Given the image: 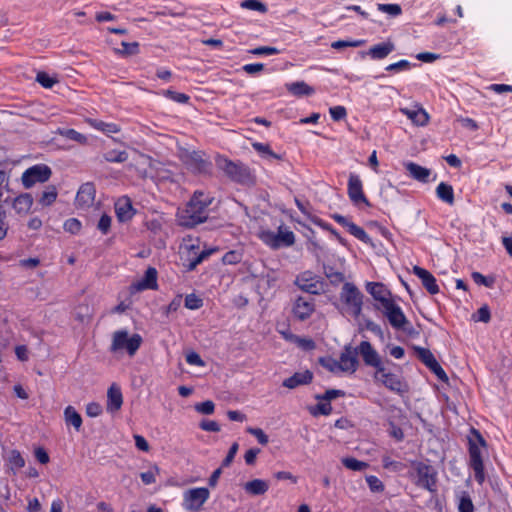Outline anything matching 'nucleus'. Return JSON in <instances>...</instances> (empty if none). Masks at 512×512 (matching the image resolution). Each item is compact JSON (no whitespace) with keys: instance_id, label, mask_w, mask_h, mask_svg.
Wrapping results in <instances>:
<instances>
[{"instance_id":"obj_8","label":"nucleus","mask_w":512,"mask_h":512,"mask_svg":"<svg viewBox=\"0 0 512 512\" xmlns=\"http://www.w3.org/2000/svg\"><path fill=\"white\" fill-rule=\"evenodd\" d=\"M294 284L303 292L312 295H319L324 291L323 280L311 271H304L300 273Z\"/></svg>"},{"instance_id":"obj_3","label":"nucleus","mask_w":512,"mask_h":512,"mask_svg":"<svg viewBox=\"0 0 512 512\" xmlns=\"http://www.w3.org/2000/svg\"><path fill=\"white\" fill-rule=\"evenodd\" d=\"M472 437L469 438V457L470 466L474 471V478L482 484L485 480L484 465L481 455V447H486V441L480 432L474 428L471 429Z\"/></svg>"},{"instance_id":"obj_24","label":"nucleus","mask_w":512,"mask_h":512,"mask_svg":"<svg viewBox=\"0 0 512 512\" xmlns=\"http://www.w3.org/2000/svg\"><path fill=\"white\" fill-rule=\"evenodd\" d=\"M400 112L417 126H425L429 121L428 113L421 107L417 109L400 108Z\"/></svg>"},{"instance_id":"obj_17","label":"nucleus","mask_w":512,"mask_h":512,"mask_svg":"<svg viewBox=\"0 0 512 512\" xmlns=\"http://www.w3.org/2000/svg\"><path fill=\"white\" fill-rule=\"evenodd\" d=\"M366 290L377 302L380 303L381 308L392 301L390 291L382 283L367 282ZM377 309H380V307L377 306Z\"/></svg>"},{"instance_id":"obj_52","label":"nucleus","mask_w":512,"mask_h":512,"mask_svg":"<svg viewBox=\"0 0 512 512\" xmlns=\"http://www.w3.org/2000/svg\"><path fill=\"white\" fill-rule=\"evenodd\" d=\"M345 395V392L343 390L338 389H329L326 390V392L322 395H316V399L319 401H328L337 398V397H343Z\"/></svg>"},{"instance_id":"obj_23","label":"nucleus","mask_w":512,"mask_h":512,"mask_svg":"<svg viewBox=\"0 0 512 512\" xmlns=\"http://www.w3.org/2000/svg\"><path fill=\"white\" fill-rule=\"evenodd\" d=\"M123 404V397L121 389L112 384L107 391V411H118Z\"/></svg>"},{"instance_id":"obj_6","label":"nucleus","mask_w":512,"mask_h":512,"mask_svg":"<svg viewBox=\"0 0 512 512\" xmlns=\"http://www.w3.org/2000/svg\"><path fill=\"white\" fill-rule=\"evenodd\" d=\"M216 166L223 171L232 181L246 183L250 180L248 168L242 163L233 162L226 157L217 156Z\"/></svg>"},{"instance_id":"obj_29","label":"nucleus","mask_w":512,"mask_h":512,"mask_svg":"<svg viewBox=\"0 0 512 512\" xmlns=\"http://www.w3.org/2000/svg\"><path fill=\"white\" fill-rule=\"evenodd\" d=\"M436 195L441 201L448 205H453L455 202L453 187L445 182H441L437 186Z\"/></svg>"},{"instance_id":"obj_50","label":"nucleus","mask_w":512,"mask_h":512,"mask_svg":"<svg viewBox=\"0 0 512 512\" xmlns=\"http://www.w3.org/2000/svg\"><path fill=\"white\" fill-rule=\"evenodd\" d=\"M262 241L270 246L273 249L280 248V243L278 242V237L275 232L272 231H264L261 234Z\"/></svg>"},{"instance_id":"obj_40","label":"nucleus","mask_w":512,"mask_h":512,"mask_svg":"<svg viewBox=\"0 0 512 512\" xmlns=\"http://www.w3.org/2000/svg\"><path fill=\"white\" fill-rule=\"evenodd\" d=\"M341 462L347 469L353 471H362L369 466L368 463L360 461L353 457H345L341 460Z\"/></svg>"},{"instance_id":"obj_42","label":"nucleus","mask_w":512,"mask_h":512,"mask_svg":"<svg viewBox=\"0 0 512 512\" xmlns=\"http://www.w3.org/2000/svg\"><path fill=\"white\" fill-rule=\"evenodd\" d=\"M160 474V468L157 465H152L148 471L140 473V478L145 485H150L156 482V476Z\"/></svg>"},{"instance_id":"obj_34","label":"nucleus","mask_w":512,"mask_h":512,"mask_svg":"<svg viewBox=\"0 0 512 512\" xmlns=\"http://www.w3.org/2000/svg\"><path fill=\"white\" fill-rule=\"evenodd\" d=\"M89 124L107 135L115 134L120 131V127L115 123H106L100 120H89Z\"/></svg>"},{"instance_id":"obj_48","label":"nucleus","mask_w":512,"mask_h":512,"mask_svg":"<svg viewBox=\"0 0 512 512\" xmlns=\"http://www.w3.org/2000/svg\"><path fill=\"white\" fill-rule=\"evenodd\" d=\"M319 363L322 367L327 369L328 371L332 373H339L341 372V368L338 364V360L332 358V357H321L319 359Z\"/></svg>"},{"instance_id":"obj_30","label":"nucleus","mask_w":512,"mask_h":512,"mask_svg":"<svg viewBox=\"0 0 512 512\" xmlns=\"http://www.w3.org/2000/svg\"><path fill=\"white\" fill-rule=\"evenodd\" d=\"M287 90L295 96H309L314 93L313 87L306 84L304 81H297L287 84Z\"/></svg>"},{"instance_id":"obj_9","label":"nucleus","mask_w":512,"mask_h":512,"mask_svg":"<svg viewBox=\"0 0 512 512\" xmlns=\"http://www.w3.org/2000/svg\"><path fill=\"white\" fill-rule=\"evenodd\" d=\"M374 378L395 393L404 394L408 392L407 383L399 375L389 372L385 367L384 372L376 371Z\"/></svg>"},{"instance_id":"obj_13","label":"nucleus","mask_w":512,"mask_h":512,"mask_svg":"<svg viewBox=\"0 0 512 512\" xmlns=\"http://www.w3.org/2000/svg\"><path fill=\"white\" fill-rule=\"evenodd\" d=\"M348 196L355 205L363 203L366 206H370V202L363 193V185L360 177L353 173L349 175L348 179Z\"/></svg>"},{"instance_id":"obj_45","label":"nucleus","mask_w":512,"mask_h":512,"mask_svg":"<svg viewBox=\"0 0 512 512\" xmlns=\"http://www.w3.org/2000/svg\"><path fill=\"white\" fill-rule=\"evenodd\" d=\"M197 249L198 248L195 247L194 245L190 246V249L188 251L189 259H188V262L185 263V266L188 271L194 270L197 267V265H199L202 262L201 257L197 256L198 255Z\"/></svg>"},{"instance_id":"obj_5","label":"nucleus","mask_w":512,"mask_h":512,"mask_svg":"<svg viewBox=\"0 0 512 512\" xmlns=\"http://www.w3.org/2000/svg\"><path fill=\"white\" fill-rule=\"evenodd\" d=\"M341 301L346 305V312L358 318L362 312L363 294L350 282L344 283L341 293Z\"/></svg>"},{"instance_id":"obj_44","label":"nucleus","mask_w":512,"mask_h":512,"mask_svg":"<svg viewBox=\"0 0 512 512\" xmlns=\"http://www.w3.org/2000/svg\"><path fill=\"white\" fill-rule=\"evenodd\" d=\"M471 277L477 285H483L488 288H492L496 281L494 276H484L480 272H472Z\"/></svg>"},{"instance_id":"obj_32","label":"nucleus","mask_w":512,"mask_h":512,"mask_svg":"<svg viewBox=\"0 0 512 512\" xmlns=\"http://www.w3.org/2000/svg\"><path fill=\"white\" fill-rule=\"evenodd\" d=\"M55 133L79 144L87 143V137L74 129L58 128Z\"/></svg>"},{"instance_id":"obj_51","label":"nucleus","mask_w":512,"mask_h":512,"mask_svg":"<svg viewBox=\"0 0 512 512\" xmlns=\"http://www.w3.org/2000/svg\"><path fill=\"white\" fill-rule=\"evenodd\" d=\"M203 306V300L195 294H188L185 297V307L190 310H197Z\"/></svg>"},{"instance_id":"obj_31","label":"nucleus","mask_w":512,"mask_h":512,"mask_svg":"<svg viewBox=\"0 0 512 512\" xmlns=\"http://www.w3.org/2000/svg\"><path fill=\"white\" fill-rule=\"evenodd\" d=\"M57 196V188L54 185H48L45 187V190L41 193L38 202L44 207L50 206L55 202Z\"/></svg>"},{"instance_id":"obj_25","label":"nucleus","mask_w":512,"mask_h":512,"mask_svg":"<svg viewBox=\"0 0 512 512\" xmlns=\"http://www.w3.org/2000/svg\"><path fill=\"white\" fill-rule=\"evenodd\" d=\"M188 165L197 173H208L211 169V162L204 159L198 152H193L188 157Z\"/></svg>"},{"instance_id":"obj_36","label":"nucleus","mask_w":512,"mask_h":512,"mask_svg":"<svg viewBox=\"0 0 512 512\" xmlns=\"http://www.w3.org/2000/svg\"><path fill=\"white\" fill-rule=\"evenodd\" d=\"M414 350L417 354V357L421 360L423 364L426 365L427 368H429L437 361L429 349L416 346L414 347Z\"/></svg>"},{"instance_id":"obj_58","label":"nucleus","mask_w":512,"mask_h":512,"mask_svg":"<svg viewBox=\"0 0 512 512\" xmlns=\"http://www.w3.org/2000/svg\"><path fill=\"white\" fill-rule=\"evenodd\" d=\"M239 449V444L237 442H234L226 455V457L222 461V467H229L231 463L233 462L235 455L237 454Z\"/></svg>"},{"instance_id":"obj_22","label":"nucleus","mask_w":512,"mask_h":512,"mask_svg":"<svg viewBox=\"0 0 512 512\" xmlns=\"http://www.w3.org/2000/svg\"><path fill=\"white\" fill-rule=\"evenodd\" d=\"M313 374L309 370L296 372L291 377L285 379L282 385L289 389H294L300 385H307L312 382Z\"/></svg>"},{"instance_id":"obj_15","label":"nucleus","mask_w":512,"mask_h":512,"mask_svg":"<svg viewBox=\"0 0 512 512\" xmlns=\"http://www.w3.org/2000/svg\"><path fill=\"white\" fill-rule=\"evenodd\" d=\"M315 311V303L312 298L299 296L293 305V315L301 321L308 319Z\"/></svg>"},{"instance_id":"obj_60","label":"nucleus","mask_w":512,"mask_h":512,"mask_svg":"<svg viewBox=\"0 0 512 512\" xmlns=\"http://www.w3.org/2000/svg\"><path fill=\"white\" fill-rule=\"evenodd\" d=\"M329 113L334 121H340L347 115L346 108L344 106H334L329 109Z\"/></svg>"},{"instance_id":"obj_39","label":"nucleus","mask_w":512,"mask_h":512,"mask_svg":"<svg viewBox=\"0 0 512 512\" xmlns=\"http://www.w3.org/2000/svg\"><path fill=\"white\" fill-rule=\"evenodd\" d=\"M459 512H473V503L467 492H461L457 495Z\"/></svg>"},{"instance_id":"obj_7","label":"nucleus","mask_w":512,"mask_h":512,"mask_svg":"<svg viewBox=\"0 0 512 512\" xmlns=\"http://www.w3.org/2000/svg\"><path fill=\"white\" fill-rule=\"evenodd\" d=\"M52 175V170L45 164H37L26 169L21 177L22 184L26 189L37 183L47 182Z\"/></svg>"},{"instance_id":"obj_16","label":"nucleus","mask_w":512,"mask_h":512,"mask_svg":"<svg viewBox=\"0 0 512 512\" xmlns=\"http://www.w3.org/2000/svg\"><path fill=\"white\" fill-rule=\"evenodd\" d=\"M95 187L93 183L87 182L80 186L75 203L78 208L86 209L93 205L95 199Z\"/></svg>"},{"instance_id":"obj_18","label":"nucleus","mask_w":512,"mask_h":512,"mask_svg":"<svg viewBox=\"0 0 512 512\" xmlns=\"http://www.w3.org/2000/svg\"><path fill=\"white\" fill-rule=\"evenodd\" d=\"M157 275V270L154 267H149L145 271L144 277L131 285V289L136 292H140L147 289H157Z\"/></svg>"},{"instance_id":"obj_10","label":"nucleus","mask_w":512,"mask_h":512,"mask_svg":"<svg viewBox=\"0 0 512 512\" xmlns=\"http://www.w3.org/2000/svg\"><path fill=\"white\" fill-rule=\"evenodd\" d=\"M355 350L357 351V355L360 354L362 356L367 366L374 367L378 372H384V364L378 352L372 347L370 342L362 341Z\"/></svg>"},{"instance_id":"obj_35","label":"nucleus","mask_w":512,"mask_h":512,"mask_svg":"<svg viewBox=\"0 0 512 512\" xmlns=\"http://www.w3.org/2000/svg\"><path fill=\"white\" fill-rule=\"evenodd\" d=\"M121 46H122V49H117V48L114 49L115 53L120 56L128 57V56L136 55L139 53V43L138 42L128 43V42L123 41L121 43Z\"/></svg>"},{"instance_id":"obj_59","label":"nucleus","mask_w":512,"mask_h":512,"mask_svg":"<svg viewBox=\"0 0 512 512\" xmlns=\"http://www.w3.org/2000/svg\"><path fill=\"white\" fill-rule=\"evenodd\" d=\"M249 52L253 55L260 56V55H275V54L279 53V50L275 47L261 46V47L254 48V49L250 50Z\"/></svg>"},{"instance_id":"obj_19","label":"nucleus","mask_w":512,"mask_h":512,"mask_svg":"<svg viewBox=\"0 0 512 512\" xmlns=\"http://www.w3.org/2000/svg\"><path fill=\"white\" fill-rule=\"evenodd\" d=\"M413 273L421 280L422 285L432 295L439 292V286L436 283V278L426 269L414 266Z\"/></svg>"},{"instance_id":"obj_53","label":"nucleus","mask_w":512,"mask_h":512,"mask_svg":"<svg viewBox=\"0 0 512 512\" xmlns=\"http://www.w3.org/2000/svg\"><path fill=\"white\" fill-rule=\"evenodd\" d=\"M378 10L387 13L391 16H398L401 14L402 9L398 4H378Z\"/></svg>"},{"instance_id":"obj_49","label":"nucleus","mask_w":512,"mask_h":512,"mask_svg":"<svg viewBox=\"0 0 512 512\" xmlns=\"http://www.w3.org/2000/svg\"><path fill=\"white\" fill-rule=\"evenodd\" d=\"M241 7L249 10L258 11L260 13L267 12V6L258 0H244L241 2Z\"/></svg>"},{"instance_id":"obj_12","label":"nucleus","mask_w":512,"mask_h":512,"mask_svg":"<svg viewBox=\"0 0 512 512\" xmlns=\"http://www.w3.org/2000/svg\"><path fill=\"white\" fill-rule=\"evenodd\" d=\"M210 492L205 487L192 488L184 492V504L188 510H198L209 498Z\"/></svg>"},{"instance_id":"obj_47","label":"nucleus","mask_w":512,"mask_h":512,"mask_svg":"<svg viewBox=\"0 0 512 512\" xmlns=\"http://www.w3.org/2000/svg\"><path fill=\"white\" fill-rule=\"evenodd\" d=\"M366 43L363 39L358 40H338L331 44V47L336 50H340L346 47H360Z\"/></svg>"},{"instance_id":"obj_27","label":"nucleus","mask_w":512,"mask_h":512,"mask_svg":"<svg viewBox=\"0 0 512 512\" xmlns=\"http://www.w3.org/2000/svg\"><path fill=\"white\" fill-rule=\"evenodd\" d=\"M33 205V197L29 193H23L17 196L12 203L13 208L18 214H27Z\"/></svg>"},{"instance_id":"obj_26","label":"nucleus","mask_w":512,"mask_h":512,"mask_svg":"<svg viewBox=\"0 0 512 512\" xmlns=\"http://www.w3.org/2000/svg\"><path fill=\"white\" fill-rule=\"evenodd\" d=\"M405 168L413 179L422 183L428 182L429 176L431 174L430 169L422 167L414 162L406 163Z\"/></svg>"},{"instance_id":"obj_38","label":"nucleus","mask_w":512,"mask_h":512,"mask_svg":"<svg viewBox=\"0 0 512 512\" xmlns=\"http://www.w3.org/2000/svg\"><path fill=\"white\" fill-rule=\"evenodd\" d=\"M348 232L353 235L354 237H356L357 239H359L360 241L366 243V244H370L372 243V240L371 238L369 237V235L365 232V230L363 228H361L360 226L354 224L353 222H351L349 225H348V228H347Z\"/></svg>"},{"instance_id":"obj_54","label":"nucleus","mask_w":512,"mask_h":512,"mask_svg":"<svg viewBox=\"0 0 512 512\" xmlns=\"http://www.w3.org/2000/svg\"><path fill=\"white\" fill-rule=\"evenodd\" d=\"M36 81L40 83L44 88H52L53 85L57 82V79L50 77L45 72H38Z\"/></svg>"},{"instance_id":"obj_62","label":"nucleus","mask_w":512,"mask_h":512,"mask_svg":"<svg viewBox=\"0 0 512 512\" xmlns=\"http://www.w3.org/2000/svg\"><path fill=\"white\" fill-rule=\"evenodd\" d=\"M411 67V64L407 60H400L396 63H392L388 65L385 70L386 71H393V72H399L403 70H408Z\"/></svg>"},{"instance_id":"obj_57","label":"nucleus","mask_w":512,"mask_h":512,"mask_svg":"<svg viewBox=\"0 0 512 512\" xmlns=\"http://www.w3.org/2000/svg\"><path fill=\"white\" fill-rule=\"evenodd\" d=\"M246 431L255 436L258 440V442L261 444V445H266L268 442H269V438L268 436L264 433V431L260 428H252V427H248L246 429Z\"/></svg>"},{"instance_id":"obj_2","label":"nucleus","mask_w":512,"mask_h":512,"mask_svg":"<svg viewBox=\"0 0 512 512\" xmlns=\"http://www.w3.org/2000/svg\"><path fill=\"white\" fill-rule=\"evenodd\" d=\"M143 342L140 334H130L128 330L121 329L113 332L109 351L118 353L125 351L130 357L134 356Z\"/></svg>"},{"instance_id":"obj_14","label":"nucleus","mask_w":512,"mask_h":512,"mask_svg":"<svg viewBox=\"0 0 512 512\" xmlns=\"http://www.w3.org/2000/svg\"><path fill=\"white\" fill-rule=\"evenodd\" d=\"M338 364L341 372L353 374L356 372L359 361L357 358V351L351 345H346L340 354Z\"/></svg>"},{"instance_id":"obj_37","label":"nucleus","mask_w":512,"mask_h":512,"mask_svg":"<svg viewBox=\"0 0 512 512\" xmlns=\"http://www.w3.org/2000/svg\"><path fill=\"white\" fill-rule=\"evenodd\" d=\"M103 158L111 163H123L128 159V153L124 150H110L103 154Z\"/></svg>"},{"instance_id":"obj_4","label":"nucleus","mask_w":512,"mask_h":512,"mask_svg":"<svg viewBox=\"0 0 512 512\" xmlns=\"http://www.w3.org/2000/svg\"><path fill=\"white\" fill-rule=\"evenodd\" d=\"M411 477L417 486L425 488L430 492L436 490L437 472L433 466L415 461L412 463Z\"/></svg>"},{"instance_id":"obj_46","label":"nucleus","mask_w":512,"mask_h":512,"mask_svg":"<svg viewBox=\"0 0 512 512\" xmlns=\"http://www.w3.org/2000/svg\"><path fill=\"white\" fill-rule=\"evenodd\" d=\"M252 147L260 153L263 157H272L274 159H281V156L274 153L270 146L268 144L260 143V142H254L252 143Z\"/></svg>"},{"instance_id":"obj_63","label":"nucleus","mask_w":512,"mask_h":512,"mask_svg":"<svg viewBox=\"0 0 512 512\" xmlns=\"http://www.w3.org/2000/svg\"><path fill=\"white\" fill-rule=\"evenodd\" d=\"M111 217L107 214H103L98 221L97 228L102 234H107L111 227Z\"/></svg>"},{"instance_id":"obj_43","label":"nucleus","mask_w":512,"mask_h":512,"mask_svg":"<svg viewBox=\"0 0 512 512\" xmlns=\"http://www.w3.org/2000/svg\"><path fill=\"white\" fill-rule=\"evenodd\" d=\"M277 234L278 242L281 246H292L295 242V235L290 230H282L281 227L279 228V231Z\"/></svg>"},{"instance_id":"obj_61","label":"nucleus","mask_w":512,"mask_h":512,"mask_svg":"<svg viewBox=\"0 0 512 512\" xmlns=\"http://www.w3.org/2000/svg\"><path fill=\"white\" fill-rule=\"evenodd\" d=\"M9 462L10 464L17 468V469H20L22 467H24L25 465V460L24 458L21 456V454L16 451V450H13L10 454V457H9Z\"/></svg>"},{"instance_id":"obj_1","label":"nucleus","mask_w":512,"mask_h":512,"mask_svg":"<svg viewBox=\"0 0 512 512\" xmlns=\"http://www.w3.org/2000/svg\"><path fill=\"white\" fill-rule=\"evenodd\" d=\"M212 198L202 191H195L185 207L178 209L176 220L179 226L193 228L205 222L209 216Z\"/></svg>"},{"instance_id":"obj_20","label":"nucleus","mask_w":512,"mask_h":512,"mask_svg":"<svg viewBox=\"0 0 512 512\" xmlns=\"http://www.w3.org/2000/svg\"><path fill=\"white\" fill-rule=\"evenodd\" d=\"M394 49L395 46L392 42H382L372 46L368 52H360V55L361 57L369 55L374 60H380L386 58Z\"/></svg>"},{"instance_id":"obj_55","label":"nucleus","mask_w":512,"mask_h":512,"mask_svg":"<svg viewBox=\"0 0 512 512\" xmlns=\"http://www.w3.org/2000/svg\"><path fill=\"white\" fill-rule=\"evenodd\" d=\"M366 482L372 492H382L384 490L382 481L376 476H367Z\"/></svg>"},{"instance_id":"obj_21","label":"nucleus","mask_w":512,"mask_h":512,"mask_svg":"<svg viewBox=\"0 0 512 512\" xmlns=\"http://www.w3.org/2000/svg\"><path fill=\"white\" fill-rule=\"evenodd\" d=\"M115 212L120 222L130 220L134 215V209L130 199L127 197L120 198L115 203Z\"/></svg>"},{"instance_id":"obj_56","label":"nucleus","mask_w":512,"mask_h":512,"mask_svg":"<svg viewBox=\"0 0 512 512\" xmlns=\"http://www.w3.org/2000/svg\"><path fill=\"white\" fill-rule=\"evenodd\" d=\"M64 229L71 234H77L81 230V222L76 218H70L65 221Z\"/></svg>"},{"instance_id":"obj_33","label":"nucleus","mask_w":512,"mask_h":512,"mask_svg":"<svg viewBox=\"0 0 512 512\" xmlns=\"http://www.w3.org/2000/svg\"><path fill=\"white\" fill-rule=\"evenodd\" d=\"M64 415L66 423L71 424L77 431H79L82 425V418L80 414L74 409V407H66Z\"/></svg>"},{"instance_id":"obj_41","label":"nucleus","mask_w":512,"mask_h":512,"mask_svg":"<svg viewBox=\"0 0 512 512\" xmlns=\"http://www.w3.org/2000/svg\"><path fill=\"white\" fill-rule=\"evenodd\" d=\"M324 274L333 285H338L345 279L342 272L335 270L331 266H324Z\"/></svg>"},{"instance_id":"obj_28","label":"nucleus","mask_w":512,"mask_h":512,"mask_svg":"<svg viewBox=\"0 0 512 512\" xmlns=\"http://www.w3.org/2000/svg\"><path fill=\"white\" fill-rule=\"evenodd\" d=\"M268 488V482L262 479H254L244 485L245 491L251 495H263L267 492Z\"/></svg>"},{"instance_id":"obj_64","label":"nucleus","mask_w":512,"mask_h":512,"mask_svg":"<svg viewBox=\"0 0 512 512\" xmlns=\"http://www.w3.org/2000/svg\"><path fill=\"white\" fill-rule=\"evenodd\" d=\"M215 405L212 401L207 400L195 406V409L202 414L210 415L214 412Z\"/></svg>"},{"instance_id":"obj_11","label":"nucleus","mask_w":512,"mask_h":512,"mask_svg":"<svg viewBox=\"0 0 512 512\" xmlns=\"http://www.w3.org/2000/svg\"><path fill=\"white\" fill-rule=\"evenodd\" d=\"M384 316L388 319L390 325L395 329L405 330V326L409 324L400 306L393 300L382 307Z\"/></svg>"}]
</instances>
